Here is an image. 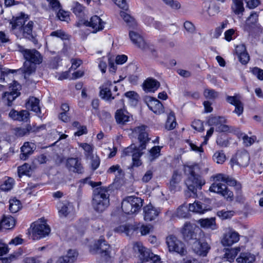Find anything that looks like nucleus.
Returning <instances> with one entry per match:
<instances>
[{
    "label": "nucleus",
    "mask_w": 263,
    "mask_h": 263,
    "mask_svg": "<svg viewBox=\"0 0 263 263\" xmlns=\"http://www.w3.org/2000/svg\"><path fill=\"white\" fill-rule=\"evenodd\" d=\"M116 122L120 125H125L133 120V116L127 111L122 109H118L115 113Z\"/></svg>",
    "instance_id": "obj_16"
},
{
    "label": "nucleus",
    "mask_w": 263,
    "mask_h": 263,
    "mask_svg": "<svg viewBox=\"0 0 263 263\" xmlns=\"http://www.w3.org/2000/svg\"><path fill=\"white\" fill-rule=\"evenodd\" d=\"M204 97L208 99L214 100L219 96V92L212 89L206 88L203 92Z\"/></svg>",
    "instance_id": "obj_43"
},
{
    "label": "nucleus",
    "mask_w": 263,
    "mask_h": 263,
    "mask_svg": "<svg viewBox=\"0 0 263 263\" xmlns=\"http://www.w3.org/2000/svg\"><path fill=\"white\" fill-rule=\"evenodd\" d=\"M79 146L81 147L85 151V156L88 159L90 156H92L93 146L87 143H80Z\"/></svg>",
    "instance_id": "obj_41"
},
{
    "label": "nucleus",
    "mask_w": 263,
    "mask_h": 263,
    "mask_svg": "<svg viewBox=\"0 0 263 263\" xmlns=\"http://www.w3.org/2000/svg\"><path fill=\"white\" fill-rule=\"evenodd\" d=\"M34 23L32 21H29L26 25H24L21 31L24 37L31 41L33 43H37V40L32 33Z\"/></svg>",
    "instance_id": "obj_19"
},
{
    "label": "nucleus",
    "mask_w": 263,
    "mask_h": 263,
    "mask_svg": "<svg viewBox=\"0 0 263 263\" xmlns=\"http://www.w3.org/2000/svg\"><path fill=\"white\" fill-rule=\"evenodd\" d=\"M227 101L230 104L235 106L234 112L240 116L242 114L243 111V104L240 100L239 97L238 96H227L226 98Z\"/></svg>",
    "instance_id": "obj_18"
},
{
    "label": "nucleus",
    "mask_w": 263,
    "mask_h": 263,
    "mask_svg": "<svg viewBox=\"0 0 263 263\" xmlns=\"http://www.w3.org/2000/svg\"><path fill=\"white\" fill-rule=\"evenodd\" d=\"M165 4L172 9H179L181 7L180 4L177 1L174 0H163Z\"/></svg>",
    "instance_id": "obj_54"
},
{
    "label": "nucleus",
    "mask_w": 263,
    "mask_h": 263,
    "mask_svg": "<svg viewBox=\"0 0 263 263\" xmlns=\"http://www.w3.org/2000/svg\"><path fill=\"white\" fill-rule=\"evenodd\" d=\"M210 192L217 193L227 199V200H233V193L229 190L227 185L220 182L213 183L209 188Z\"/></svg>",
    "instance_id": "obj_8"
},
{
    "label": "nucleus",
    "mask_w": 263,
    "mask_h": 263,
    "mask_svg": "<svg viewBox=\"0 0 263 263\" xmlns=\"http://www.w3.org/2000/svg\"><path fill=\"white\" fill-rule=\"evenodd\" d=\"M192 248L197 254L205 256L210 249V246L204 240L197 239L193 242Z\"/></svg>",
    "instance_id": "obj_12"
},
{
    "label": "nucleus",
    "mask_w": 263,
    "mask_h": 263,
    "mask_svg": "<svg viewBox=\"0 0 263 263\" xmlns=\"http://www.w3.org/2000/svg\"><path fill=\"white\" fill-rule=\"evenodd\" d=\"M180 176L177 173H174L170 182V189L172 191H175L176 185L180 182Z\"/></svg>",
    "instance_id": "obj_49"
},
{
    "label": "nucleus",
    "mask_w": 263,
    "mask_h": 263,
    "mask_svg": "<svg viewBox=\"0 0 263 263\" xmlns=\"http://www.w3.org/2000/svg\"><path fill=\"white\" fill-rule=\"evenodd\" d=\"M189 210L190 211L200 214L203 213L207 210L205 204L199 201H195L193 203H190Z\"/></svg>",
    "instance_id": "obj_35"
},
{
    "label": "nucleus",
    "mask_w": 263,
    "mask_h": 263,
    "mask_svg": "<svg viewBox=\"0 0 263 263\" xmlns=\"http://www.w3.org/2000/svg\"><path fill=\"white\" fill-rule=\"evenodd\" d=\"M15 70L9 69L5 68H0L1 78V81H4L5 77H7L10 73H13L15 72Z\"/></svg>",
    "instance_id": "obj_56"
},
{
    "label": "nucleus",
    "mask_w": 263,
    "mask_h": 263,
    "mask_svg": "<svg viewBox=\"0 0 263 263\" xmlns=\"http://www.w3.org/2000/svg\"><path fill=\"white\" fill-rule=\"evenodd\" d=\"M4 182L0 185V189L3 191H8L12 188L14 180L12 178L6 177Z\"/></svg>",
    "instance_id": "obj_39"
},
{
    "label": "nucleus",
    "mask_w": 263,
    "mask_h": 263,
    "mask_svg": "<svg viewBox=\"0 0 263 263\" xmlns=\"http://www.w3.org/2000/svg\"><path fill=\"white\" fill-rule=\"evenodd\" d=\"M198 222L203 228L210 229L213 230L217 229L215 218L200 219Z\"/></svg>",
    "instance_id": "obj_31"
},
{
    "label": "nucleus",
    "mask_w": 263,
    "mask_h": 263,
    "mask_svg": "<svg viewBox=\"0 0 263 263\" xmlns=\"http://www.w3.org/2000/svg\"><path fill=\"white\" fill-rule=\"evenodd\" d=\"M29 113L26 110L17 111L12 109L9 113V117L13 120L27 122L29 119Z\"/></svg>",
    "instance_id": "obj_20"
},
{
    "label": "nucleus",
    "mask_w": 263,
    "mask_h": 263,
    "mask_svg": "<svg viewBox=\"0 0 263 263\" xmlns=\"http://www.w3.org/2000/svg\"><path fill=\"white\" fill-rule=\"evenodd\" d=\"M89 158L91 159V167L92 170L95 171L97 170L100 164V159L98 156H90Z\"/></svg>",
    "instance_id": "obj_51"
},
{
    "label": "nucleus",
    "mask_w": 263,
    "mask_h": 263,
    "mask_svg": "<svg viewBox=\"0 0 263 263\" xmlns=\"http://www.w3.org/2000/svg\"><path fill=\"white\" fill-rule=\"evenodd\" d=\"M176 118L173 112H171L168 115L165 124V128L168 130L174 129L176 125Z\"/></svg>",
    "instance_id": "obj_40"
},
{
    "label": "nucleus",
    "mask_w": 263,
    "mask_h": 263,
    "mask_svg": "<svg viewBox=\"0 0 263 263\" xmlns=\"http://www.w3.org/2000/svg\"><path fill=\"white\" fill-rule=\"evenodd\" d=\"M192 127L195 130L199 132H202L204 130L203 123L199 120H194L192 124Z\"/></svg>",
    "instance_id": "obj_53"
},
{
    "label": "nucleus",
    "mask_w": 263,
    "mask_h": 263,
    "mask_svg": "<svg viewBox=\"0 0 263 263\" xmlns=\"http://www.w3.org/2000/svg\"><path fill=\"white\" fill-rule=\"evenodd\" d=\"M161 147L159 146H155L149 151L151 156L152 159H156L160 155Z\"/></svg>",
    "instance_id": "obj_59"
},
{
    "label": "nucleus",
    "mask_w": 263,
    "mask_h": 263,
    "mask_svg": "<svg viewBox=\"0 0 263 263\" xmlns=\"http://www.w3.org/2000/svg\"><path fill=\"white\" fill-rule=\"evenodd\" d=\"M214 179L217 181H222L229 186H234L237 182L233 177L224 174H217L214 177Z\"/></svg>",
    "instance_id": "obj_29"
},
{
    "label": "nucleus",
    "mask_w": 263,
    "mask_h": 263,
    "mask_svg": "<svg viewBox=\"0 0 263 263\" xmlns=\"http://www.w3.org/2000/svg\"><path fill=\"white\" fill-rule=\"evenodd\" d=\"M15 224L14 218L11 216H4L0 222V230H9L13 228Z\"/></svg>",
    "instance_id": "obj_28"
},
{
    "label": "nucleus",
    "mask_w": 263,
    "mask_h": 263,
    "mask_svg": "<svg viewBox=\"0 0 263 263\" xmlns=\"http://www.w3.org/2000/svg\"><path fill=\"white\" fill-rule=\"evenodd\" d=\"M250 156L246 150H239L237 152L235 157L231 159V162L239 166L245 167L249 163Z\"/></svg>",
    "instance_id": "obj_11"
},
{
    "label": "nucleus",
    "mask_w": 263,
    "mask_h": 263,
    "mask_svg": "<svg viewBox=\"0 0 263 263\" xmlns=\"http://www.w3.org/2000/svg\"><path fill=\"white\" fill-rule=\"evenodd\" d=\"M116 171H118V173L120 176H124V172L123 170L120 168L119 165H112L107 170L108 173H114Z\"/></svg>",
    "instance_id": "obj_62"
},
{
    "label": "nucleus",
    "mask_w": 263,
    "mask_h": 263,
    "mask_svg": "<svg viewBox=\"0 0 263 263\" xmlns=\"http://www.w3.org/2000/svg\"><path fill=\"white\" fill-rule=\"evenodd\" d=\"M84 7L82 5L78 3L75 4L74 7L73 8V12L78 16H81L83 13Z\"/></svg>",
    "instance_id": "obj_58"
},
{
    "label": "nucleus",
    "mask_w": 263,
    "mask_h": 263,
    "mask_svg": "<svg viewBox=\"0 0 263 263\" xmlns=\"http://www.w3.org/2000/svg\"><path fill=\"white\" fill-rule=\"evenodd\" d=\"M129 36L133 42L137 47L144 48L145 46V42L141 35L136 32L129 30Z\"/></svg>",
    "instance_id": "obj_22"
},
{
    "label": "nucleus",
    "mask_w": 263,
    "mask_h": 263,
    "mask_svg": "<svg viewBox=\"0 0 263 263\" xmlns=\"http://www.w3.org/2000/svg\"><path fill=\"white\" fill-rule=\"evenodd\" d=\"M234 211H225L224 210L219 211L217 213V215L222 219H227L231 218L234 215Z\"/></svg>",
    "instance_id": "obj_47"
},
{
    "label": "nucleus",
    "mask_w": 263,
    "mask_h": 263,
    "mask_svg": "<svg viewBox=\"0 0 263 263\" xmlns=\"http://www.w3.org/2000/svg\"><path fill=\"white\" fill-rule=\"evenodd\" d=\"M66 167L70 171L74 173L82 174L84 172L83 167L78 158H68L66 162Z\"/></svg>",
    "instance_id": "obj_17"
},
{
    "label": "nucleus",
    "mask_w": 263,
    "mask_h": 263,
    "mask_svg": "<svg viewBox=\"0 0 263 263\" xmlns=\"http://www.w3.org/2000/svg\"><path fill=\"white\" fill-rule=\"evenodd\" d=\"M255 256L250 252L241 253L236 259L238 263H252L255 261Z\"/></svg>",
    "instance_id": "obj_33"
},
{
    "label": "nucleus",
    "mask_w": 263,
    "mask_h": 263,
    "mask_svg": "<svg viewBox=\"0 0 263 263\" xmlns=\"http://www.w3.org/2000/svg\"><path fill=\"white\" fill-rule=\"evenodd\" d=\"M110 186H103L94 189L92 205L94 210L101 213L103 212L109 204Z\"/></svg>",
    "instance_id": "obj_3"
},
{
    "label": "nucleus",
    "mask_w": 263,
    "mask_h": 263,
    "mask_svg": "<svg viewBox=\"0 0 263 263\" xmlns=\"http://www.w3.org/2000/svg\"><path fill=\"white\" fill-rule=\"evenodd\" d=\"M142 155V153L141 152H136L133 154V157L132 158L133 166L138 167L141 165L142 163L139 158Z\"/></svg>",
    "instance_id": "obj_52"
},
{
    "label": "nucleus",
    "mask_w": 263,
    "mask_h": 263,
    "mask_svg": "<svg viewBox=\"0 0 263 263\" xmlns=\"http://www.w3.org/2000/svg\"><path fill=\"white\" fill-rule=\"evenodd\" d=\"M30 167L28 164H24L22 166L18 167L17 173L20 177L23 175H29L30 173Z\"/></svg>",
    "instance_id": "obj_48"
},
{
    "label": "nucleus",
    "mask_w": 263,
    "mask_h": 263,
    "mask_svg": "<svg viewBox=\"0 0 263 263\" xmlns=\"http://www.w3.org/2000/svg\"><path fill=\"white\" fill-rule=\"evenodd\" d=\"M22 208L21 201L15 198L9 200V210L12 213H15Z\"/></svg>",
    "instance_id": "obj_38"
},
{
    "label": "nucleus",
    "mask_w": 263,
    "mask_h": 263,
    "mask_svg": "<svg viewBox=\"0 0 263 263\" xmlns=\"http://www.w3.org/2000/svg\"><path fill=\"white\" fill-rule=\"evenodd\" d=\"M25 14L23 15V16H19L16 17H13L12 20L10 22V24L11 25V30L14 31L15 30L18 29L21 30L23 28V26L25 24L26 21H27V18L25 19Z\"/></svg>",
    "instance_id": "obj_26"
},
{
    "label": "nucleus",
    "mask_w": 263,
    "mask_h": 263,
    "mask_svg": "<svg viewBox=\"0 0 263 263\" xmlns=\"http://www.w3.org/2000/svg\"><path fill=\"white\" fill-rule=\"evenodd\" d=\"M40 100L36 98L32 97L29 98L28 101L26 103V106L27 108L30 109L31 110L36 114H41V109L39 106Z\"/></svg>",
    "instance_id": "obj_30"
},
{
    "label": "nucleus",
    "mask_w": 263,
    "mask_h": 263,
    "mask_svg": "<svg viewBox=\"0 0 263 263\" xmlns=\"http://www.w3.org/2000/svg\"><path fill=\"white\" fill-rule=\"evenodd\" d=\"M57 15L61 21H67V20L69 18V12L64 11L62 9L59 10Z\"/></svg>",
    "instance_id": "obj_57"
},
{
    "label": "nucleus",
    "mask_w": 263,
    "mask_h": 263,
    "mask_svg": "<svg viewBox=\"0 0 263 263\" xmlns=\"http://www.w3.org/2000/svg\"><path fill=\"white\" fill-rule=\"evenodd\" d=\"M120 16L127 23V25L129 27V29H135L136 28L137 23L133 17H132L129 14H127L124 11H121Z\"/></svg>",
    "instance_id": "obj_36"
},
{
    "label": "nucleus",
    "mask_w": 263,
    "mask_h": 263,
    "mask_svg": "<svg viewBox=\"0 0 263 263\" xmlns=\"http://www.w3.org/2000/svg\"><path fill=\"white\" fill-rule=\"evenodd\" d=\"M128 199L134 213L138 212L143 205L142 200L140 198L135 196H128Z\"/></svg>",
    "instance_id": "obj_32"
},
{
    "label": "nucleus",
    "mask_w": 263,
    "mask_h": 263,
    "mask_svg": "<svg viewBox=\"0 0 263 263\" xmlns=\"http://www.w3.org/2000/svg\"><path fill=\"white\" fill-rule=\"evenodd\" d=\"M93 250L96 254L100 255L104 261L107 262L110 260V247L104 239H100L95 243Z\"/></svg>",
    "instance_id": "obj_7"
},
{
    "label": "nucleus",
    "mask_w": 263,
    "mask_h": 263,
    "mask_svg": "<svg viewBox=\"0 0 263 263\" xmlns=\"http://www.w3.org/2000/svg\"><path fill=\"white\" fill-rule=\"evenodd\" d=\"M69 204H68V205L60 204L59 206V208L60 209L59 211L60 214L66 217L69 213Z\"/></svg>",
    "instance_id": "obj_60"
},
{
    "label": "nucleus",
    "mask_w": 263,
    "mask_h": 263,
    "mask_svg": "<svg viewBox=\"0 0 263 263\" xmlns=\"http://www.w3.org/2000/svg\"><path fill=\"white\" fill-rule=\"evenodd\" d=\"M86 26H89L93 29L92 32L96 33L103 29L105 23L97 15L92 16L90 21H82Z\"/></svg>",
    "instance_id": "obj_13"
},
{
    "label": "nucleus",
    "mask_w": 263,
    "mask_h": 263,
    "mask_svg": "<svg viewBox=\"0 0 263 263\" xmlns=\"http://www.w3.org/2000/svg\"><path fill=\"white\" fill-rule=\"evenodd\" d=\"M189 211L187 207L184 205L180 206L177 210L176 216L179 218H187L189 215Z\"/></svg>",
    "instance_id": "obj_46"
},
{
    "label": "nucleus",
    "mask_w": 263,
    "mask_h": 263,
    "mask_svg": "<svg viewBox=\"0 0 263 263\" xmlns=\"http://www.w3.org/2000/svg\"><path fill=\"white\" fill-rule=\"evenodd\" d=\"M133 250L135 253L139 254L138 257L142 261V263L149 260L152 261L153 263H158L160 260L159 256L155 255L141 242H135L133 245Z\"/></svg>",
    "instance_id": "obj_5"
},
{
    "label": "nucleus",
    "mask_w": 263,
    "mask_h": 263,
    "mask_svg": "<svg viewBox=\"0 0 263 263\" xmlns=\"http://www.w3.org/2000/svg\"><path fill=\"white\" fill-rule=\"evenodd\" d=\"M226 119L223 117H211L208 120V124L209 126L215 125L216 127L221 123V122H225Z\"/></svg>",
    "instance_id": "obj_45"
},
{
    "label": "nucleus",
    "mask_w": 263,
    "mask_h": 263,
    "mask_svg": "<svg viewBox=\"0 0 263 263\" xmlns=\"http://www.w3.org/2000/svg\"><path fill=\"white\" fill-rule=\"evenodd\" d=\"M51 36H56L59 38H61L62 40H67L68 39V35L65 32L58 30L55 31H53L50 34Z\"/></svg>",
    "instance_id": "obj_55"
},
{
    "label": "nucleus",
    "mask_w": 263,
    "mask_h": 263,
    "mask_svg": "<svg viewBox=\"0 0 263 263\" xmlns=\"http://www.w3.org/2000/svg\"><path fill=\"white\" fill-rule=\"evenodd\" d=\"M129 202L128 197L123 199L122 202L121 208L124 213L126 214H133L134 211L132 210V206Z\"/></svg>",
    "instance_id": "obj_42"
},
{
    "label": "nucleus",
    "mask_w": 263,
    "mask_h": 263,
    "mask_svg": "<svg viewBox=\"0 0 263 263\" xmlns=\"http://www.w3.org/2000/svg\"><path fill=\"white\" fill-rule=\"evenodd\" d=\"M239 251L240 248L239 247L227 249L226 250L224 258L227 259V260L231 262L232 261H234L236 256Z\"/></svg>",
    "instance_id": "obj_37"
},
{
    "label": "nucleus",
    "mask_w": 263,
    "mask_h": 263,
    "mask_svg": "<svg viewBox=\"0 0 263 263\" xmlns=\"http://www.w3.org/2000/svg\"><path fill=\"white\" fill-rule=\"evenodd\" d=\"M252 73L259 80H263V70L258 68L254 67L251 70Z\"/></svg>",
    "instance_id": "obj_63"
},
{
    "label": "nucleus",
    "mask_w": 263,
    "mask_h": 263,
    "mask_svg": "<svg viewBox=\"0 0 263 263\" xmlns=\"http://www.w3.org/2000/svg\"><path fill=\"white\" fill-rule=\"evenodd\" d=\"M258 15L256 12L252 13L247 20L246 25L249 27H252L255 25L258 20Z\"/></svg>",
    "instance_id": "obj_50"
},
{
    "label": "nucleus",
    "mask_w": 263,
    "mask_h": 263,
    "mask_svg": "<svg viewBox=\"0 0 263 263\" xmlns=\"http://www.w3.org/2000/svg\"><path fill=\"white\" fill-rule=\"evenodd\" d=\"M144 219L146 221L154 220L159 214V212L151 204L147 205L143 208Z\"/></svg>",
    "instance_id": "obj_23"
},
{
    "label": "nucleus",
    "mask_w": 263,
    "mask_h": 263,
    "mask_svg": "<svg viewBox=\"0 0 263 263\" xmlns=\"http://www.w3.org/2000/svg\"><path fill=\"white\" fill-rule=\"evenodd\" d=\"M213 160L218 164H222L226 160V155L223 151L216 152L213 156Z\"/></svg>",
    "instance_id": "obj_44"
},
{
    "label": "nucleus",
    "mask_w": 263,
    "mask_h": 263,
    "mask_svg": "<svg viewBox=\"0 0 263 263\" xmlns=\"http://www.w3.org/2000/svg\"><path fill=\"white\" fill-rule=\"evenodd\" d=\"M199 171L200 168L198 164L185 166L187 177L185 183L189 190L185 192L186 197H196L197 191L201 190L202 187L205 184V180L198 173Z\"/></svg>",
    "instance_id": "obj_1"
},
{
    "label": "nucleus",
    "mask_w": 263,
    "mask_h": 263,
    "mask_svg": "<svg viewBox=\"0 0 263 263\" xmlns=\"http://www.w3.org/2000/svg\"><path fill=\"white\" fill-rule=\"evenodd\" d=\"M199 230V228L195 224L185 222L181 230L184 240L188 242L196 240L197 239V231Z\"/></svg>",
    "instance_id": "obj_9"
},
{
    "label": "nucleus",
    "mask_w": 263,
    "mask_h": 263,
    "mask_svg": "<svg viewBox=\"0 0 263 263\" xmlns=\"http://www.w3.org/2000/svg\"><path fill=\"white\" fill-rule=\"evenodd\" d=\"M113 87V85L111 81H107L105 82L102 86L100 87V97L103 100L107 101H111L115 98L113 96L111 89Z\"/></svg>",
    "instance_id": "obj_14"
},
{
    "label": "nucleus",
    "mask_w": 263,
    "mask_h": 263,
    "mask_svg": "<svg viewBox=\"0 0 263 263\" xmlns=\"http://www.w3.org/2000/svg\"><path fill=\"white\" fill-rule=\"evenodd\" d=\"M239 61L242 64H246L250 60L249 54L246 52L238 55Z\"/></svg>",
    "instance_id": "obj_64"
},
{
    "label": "nucleus",
    "mask_w": 263,
    "mask_h": 263,
    "mask_svg": "<svg viewBox=\"0 0 263 263\" xmlns=\"http://www.w3.org/2000/svg\"><path fill=\"white\" fill-rule=\"evenodd\" d=\"M166 242L170 252H175L181 256L186 255L187 251L184 244L177 237L171 235L166 237Z\"/></svg>",
    "instance_id": "obj_6"
},
{
    "label": "nucleus",
    "mask_w": 263,
    "mask_h": 263,
    "mask_svg": "<svg viewBox=\"0 0 263 263\" xmlns=\"http://www.w3.org/2000/svg\"><path fill=\"white\" fill-rule=\"evenodd\" d=\"M34 148L35 145L34 143L28 142H25L21 147V159L24 160H26L33 153Z\"/></svg>",
    "instance_id": "obj_27"
},
{
    "label": "nucleus",
    "mask_w": 263,
    "mask_h": 263,
    "mask_svg": "<svg viewBox=\"0 0 263 263\" xmlns=\"http://www.w3.org/2000/svg\"><path fill=\"white\" fill-rule=\"evenodd\" d=\"M50 232V228L46 223L35 222L32 228V236L33 239H40L48 236Z\"/></svg>",
    "instance_id": "obj_10"
},
{
    "label": "nucleus",
    "mask_w": 263,
    "mask_h": 263,
    "mask_svg": "<svg viewBox=\"0 0 263 263\" xmlns=\"http://www.w3.org/2000/svg\"><path fill=\"white\" fill-rule=\"evenodd\" d=\"M17 50L21 52L25 60L24 63V73L25 79H27L32 73L35 72L36 65L43 61V57L35 49H28L18 45Z\"/></svg>",
    "instance_id": "obj_2"
},
{
    "label": "nucleus",
    "mask_w": 263,
    "mask_h": 263,
    "mask_svg": "<svg viewBox=\"0 0 263 263\" xmlns=\"http://www.w3.org/2000/svg\"><path fill=\"white\" fill-rule=\"evenodd\" d=\"M20 95L16 90L11 92H5L3 95V100L5 104L9 107L12 105L13 101Z\"/></svg>",
    "instance_id": "obj_25"
},
{
    "label": "nucleus",
    "mask_w": 263,
    "mask_h": 263,
    "mask_svg": "<svg viewBox=\"0 0 263 263\" xmlns=\"http://www.w3.org/2000/svg\"><path fill=\"white\" fill-rule=\"evenodd\" d=\"M147 105L149 109L157 114H160L164 112V107L162 104L158 99L150 98Z\"/></svg>",
    "instance_id": "obj_21"
},
{
    "label": "nucleus",
    "mask_w": 263,
    "mask_h": 263,
    "mask_svg": "<svg viewBox=\"0 0 263 263\" xmlns=\"http://www.w3.org/2000/svg\"><path fill=\"white\" fill-rule=\"evenodd\" d=\"M231 9L234 13L238 15H242L245 10L242 0H232Z\"/></svg>",
    "instance_id": "obj_34"
},
{
    "label": "nucleus",
    "mask_w": 263,
    "mask_h": 263,
    "mask_svg": "<svg viewBox=\"0 0 263 263\" xmlns=\"http://www.w3.org/2000/svg\"><path fill=\"white\" fill-rule=\"evenodd\" d=\"M146 126L142 125L135 127L133 132L135 134H138V140L140 143L138 148H137L135 144H132L129 147L125 148L123 151V154L125 156L132 155L133 157V154L136 152H140V151H142L146 148L147 143L149 141L150 139L148 137V134L145 131Z\"/></svg>",
    "instance_id": "obj_4"
},
{
    "label": "nucleus",
    "mask_w": 263,
    "mask_h": 263,
    "mask_svg": "<svg viewBox=\"0 0 263 263\" xmlns=\"http://www.w3.org/2000/svg\"><path fill=\"white\" fill-rule=\"evenodd\" d=\"M78 255V253L76 250H69L65 256L68 258L70 261L72 263L76 260Z\"/></svg>",
    "instance_id": "obj_61"
},
{
    "label": "nucleus",
    "mask_w": 263,
    "mask_h": 263,
    "mask_svg": "<svg viewBox=\"0 0 263 263\" xmlns=\"http://www.w3.org/2000/svg\"><path fill=\"white\" fill-rule=\"evenodd\" d=\"M239 234L232 229L225 233L221 239V243L224 246H230L239 240Z\"/></svg>",
    "instance_id": "obj_15"
},
{
    "label": "nucleus",
    "mask_w": 263,
    "mask_h": 263,
    "mask_svg": "<svg viewBox=\"0 0 263 263\" xmlns=\"http://www.w3.org/2000/svg\"><path fill=\"white\" fill-rule=\"evenodd\" d=\"M160 83L153 78H147L143 83V88L149 92H154L160 86Z\"/></svg>",
    "instance_id": "obj_24"
}]
</instances>
